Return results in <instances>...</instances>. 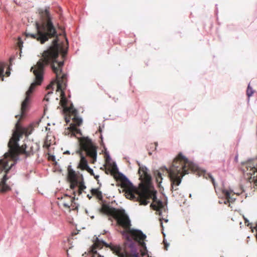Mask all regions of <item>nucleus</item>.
Segmentation results:
<instances>
[{
    "mask_svg": "<svg viewBox=\"0 0 257 257\" xmlns=\"http://www.w3.org/2000/svg\"><path fill=\"white\" fill-rule=\"evenodd\" d=\"M40 13L42 17V22L36 23V34L26 33V37L36 39L41 44H44L50 38L54 39L51 44L44 51L42 58L38 61L36 65L31 67V71H33L34 74L35 81L31 83L26 92L25 96H31L35 87L41 84L44 79L45 67L48 65H50L55 77L47 86V92L45 96L52 94L55 88L56 93H58L57 95H59V96H67L65 91L67 87V74L62 71L64 62L57 60L62 49L58 41V33L52 22L49 10L46 9ZM67 96H71L70 94H68Z\"/></svg>",
    "mask_w": 257,
    "mask_h": 257,
    "instance_id": "obj_1",
    "label": "nucleus"
},
{
    "mask_svg": "<svg viewBox=\"0 0 257 257\" xmlns=\"http://www.w3.org/2000/svg\"><path fill=\"white\" fill-rule=\"evenodd\" d=\"M110 171L111 174H115V178L120 182L121 187L123 189L127 198L136 200L140 202V205H147L149 203V200L152 199L154 203L151 204V207L157 211L163 207L162 202L160 200L157 201L156 191L148 189L139 191L124 175L118 173L115 164L111 167Z\"/></svg>",
    "mask_w": 257,
    "mask_h": 257,
    "instance_id": "obj_2",
    "label": "nucleus"
},
{
    "mask_svg": "<svg viewBox=\"0 0 257 257\" xmlns=\"http://www.w3.org/2000/svg\"><path fill=\"white\" fill-rule=\"evenodd\" d=\"M100 211L109 216L112 217L116 221L117 225L123 228L122 234L125 235L127 241H131L132 238L138 241L142 246H145L144 240L146 235L140 230L131 228V222L128 216L122 209H117L110 206L108 204H103L100 209Z\"/></svg>",
    "mask_w": 257,
    "mask_h": 257,
    "instance_id": "obj_3",
    "label": "nucleus"
},
{
    "mask_svg": "<svg viewBox=\"0 0 257 257\" xmlns=\"http://www.w3.org/2000/svg\"><path fill=\"white\" fill-rule=\"evenodd\" d=\"M197 166L189 161L182 153H179L174 159L170 168H165L171 182L172 190H177V187L181 182L182 178L185 174L197 170Z\"/></svg>",
    "mask_w": 257,
    "mask_h": 257,
    "instance_id": "obj_4",
    "label": "nucleus"
},
{
    "mask_svg": "<svg viewBox=\"0 0 257 257\" xmlns=\"http://www.w3.org/2000/svg\"><path fill=\"white\" fill-rule=\"evenodd\" d=\"M78 141L79 149L76 151V153L79 156L80 159L77 168L81 170H86L90 175H94L93 171L89 167L83 152H85L86 156L92 159L91 163H94L97 158V147L88 137H81L78 139Z\"/></svg>",
    "mask_w": 257,
    "mask_h": 257,
    "instance_id": "obj_5",
    "label": "nucleus"
},
{
    "mask_svg": "<svg viewBox=\"0 0 257 257\" xmlns=\"http://www.w3.org/2000/svg\"><path fill=\"white\" fill-rule=\"evenodd\" d=\"M59 104L63 108V112L65 116V120L67 123L70 122L72 119L73 123H71L68 129L73 134L82 123V119L78 116V111L72 103L68 99V97H60Z\"/></svg>",
    "mask_w": 257,
    "mask_h": 257,
    "instance_id": "obj_6",
    "label": "nucleus"
},
{
    "mask_svg": "<svg viewBox=\"0 0 257 257\" xmlns=\"http://www.w3.org/2000/svg\"><path fill=\"white\" fill-rule=\"evenodd\" d=\"M33 143L31 142H27L22 146H19L18 142H15L8 145L9 148V155L13 159H17L20 154H23L26 157H30L34 154Z\"/></svg>",
    "mask_w": 257,
    "mask_h": 257,
    "instance_id": "obj_7",
    "label": "nucleus"
},
{
    "mask_svg": "<svg viewBox=\"0 0 257 257\" xmlns=\"http://www.w3.org/2000/svg\"><path fill=\"white\" fill-rule=\"evenodd\" d=\"M9 154V152L6 153L5 158L0 160V169L5 172V175H6L11 168L15 164L16 161L17 160L13 159Z\"/></svg>",
    "mask_w": 257,
    "mask_h": 257,
    "instance_id": "obj_8",
    "label": "nucleus"
},
{
    "mask_svg": "<svg viewBox=\"0 0 257 257\" xmlns=\"http://www.w3.org/2000/svg\"><path fill=\"white\" fill-rule=\"evenodd\" d=\"M74 200V197H72L71 196L67 195H65L61 198L63 207L65 208L68 209L69 212H70L71 210H75L78 209V206L73 202Z\"/></svg>",
    "mask_w": 257,
    "mask_h": 257,
    "instance_id": "obj_9",
    "label": "nucleus"
},
{
    "mask_svg": "<svg viewBox=\"0 0 257 257\" xmlns=\"http://www.w3.org/2000/svg\"><path fill=\"white\" fill-rule=\"evenodd\" d=\"M109 248L118 257H139L138 253H134L130 254L127 253L119 245L111 244Z\"/></svg>",
    "mask_w": 257,
    "mask_h": 257,
    "instance_id": "obj_10",
    "label": "nucleus"
},
{
    "mask_svg": "<svg viewBox=\"0 0 257 257\" xmlns=\"http://www.w3.org/2000/svg\"><path fill=\"white\" fill-rule=\"evenodd\" d=\"M20 119L16 124V130L13 133L12 138L10 139L8 145H11L14 142H19L20 138L24 135V127H23L20 124Z\"/></svg>",
    "mask_w": 257,
    "mask_h": 257,
    "instance_id": "obj_11",
    "label": "nucleus"
},
{
    "mask_svg": "<svg viewBox=\"0 0 257 257\" xmlns=\"http://www.w3.org/2000/svg\"><path fill=\"white\" fill-rule=\"evenodd\" d=\"M138 173L140 179L143 182L148 183L151 180V177L146 171V168L140 167Z\"/></svg>",
    "mask_w": 257,
    "mask_h": 257,
    "instance_id": "obj_12",
    "label": "nucleus"
},
{
    "mask_svg": "<svg viewBox=\"0 0 257 257\" xmlns=\"http://www.w3.org/2000/svg\"><path fill=\"white\" fill-rule=\"evenodd\" d=\"M68 178L70 182H75V184L78 183L77 174L70 167L68 168Z\"/></svg>",
    "mask_w": 257,
    "mask_h": 257,
    "instance_id": "obj_13",
    "label": "nucleus"
},
{
    "mask_svg": "<svg viewBox=\"0 0 257 257\" xmlns=\"http://www.w3.org/2000/svg\"><path fill=\"white\" fill-rule=\"evenodd\" d=\"M8 179L7 176L5 175L0 182V192L4 193L11 190L10 187L6 184V181Z\"/></svg>",
    "mask_w": 257,
    "mask_h": 257,
    "instance_id": "obj_14",
    "label": "nucleus"
},
{
    "mask_svg": "<svg viewBox=\"0 0 257 257\" xmlns=\"http://www.w3.org/2000/svg\"><path fill=\"white\" fill-rule=\"evenodd\" d=\"M222 193L224 195L227 199V201L224 202L225 204H227L230 202H232L235 200V198L233 197L234 193H233L232 190L223 189Z\"/></svg>",
    "mask_w": 257,
    "mask_h": 257,
    "instance_id": "obj_15",
    "label": "nucleus"
},
{
    "mask_svg": "<svg viewBox=\"0 0 257 257\" xmlns=\"http://www.w3.org/2000/svg\"><path fill=\"white\" fill-rule=\"evenodd\" d=\"M30 102L31 97H25V100L22 102L21 104L22 117L24 115V113L27 111Z\"/></svg>",
    "mask_w": 257,
    "mask_h": 257,
    "instance_id": "obj_16",
    "label": "nucleus"
},
{
    "mask_svg": "<svg viewBox=\"0 0 257 257\" xmlns=\"http://www.w3.org/2000/svg\"><path fill=\"white\" fill-rule=\"evenodd\" d=\"M103 246L102 242H100L99 240L96 241L91 247V251L92 253H97L96 249H100Z\"/></svg>",
    "mask_w": 257,
    "mask_h": 257,
    "instance_id": "obj_17",
    "label": "nucleus"
},
{
    "mask_svg": "<svg viewBox=\"0 0 257 257\" xmlns=\"http://www.w3.org/2000/svg\"><path fill=\"white\" fill-rule=\"evenodd\" d=\"M92 195L96 196L97 199L102 200L103 196L102 192L99 190L98 189H92L90 190Z\"/></svg>",
    "mask_w": 257,
    "mask_h": 257,
    "instance_id": "obj_18",
    "label": "nucleus"
},
{
    "mask_svg": "<svg viewBox=\"0 0 257 257\" xmlns=\"http://www.w3.org/2000/svg\"><path fill=\"white\" fill-rule=\"evenodd\" d=\"M33 130V127L32 125H29L28 127H24V131H23L24 135H25L26 137H28L32 133Z\"/></svg>",
    "mask_w": 257,
    "mask_h": 257,
    "instance_id": "obj_19",
    "label": "nucleus"
},
{
    "mask_svg": "<svg viewBox=\"0 0 257 257\" xmlns=\"http://www.w3.org/2000/svg\"><path fill=\"white\" fill-rule=\"evenodd\" d=\"M6 66V64L4 63H0V78H1V80H3V76L4 73L5 71V67Z\"/></svg>",
    "mask_w": 257,
    "mask_h": 257,
    "instance_id": "obj_20",
    "label": "nucleus"
},
{
    "mask_svg": "<svg viewBox=\"0 0 257 257\" xmlns=\"http://www.w3.org/2000/svg\"><path fill=\"white\" fill-rule=\"evenodd\" d=\"M81 180H80L79 181H78L77 185H78V188H79V190H84L86 189V187L84 185V182L83 181V178L82 176L81 175Z\"/></svg>",
    "mask_w": 257,
    "mask_h": 257,
    "instance_id": "obj_21",
    "label": "nucleus"
},
{
    "mask_svg": "<svg viewBox=\"0 0 257 257\" xmlns=\"http://www.w3.org/2000/svg\"><path fill=\"white\" fill-rule=\"evenodd\" d=\"M254 90L250 86V84L249 83L247 86V88L246 89V95L247 96H251L253 94Z\"/></svg>",
    "mask_w": 257,
    "mask_h": 257,
    "instance_id": "obj_22",
    "label": "nucleus"
},
{
    "mask_svg": "<svg viewBox=\"0 0 257 257\" xmlns=\"http://www.w3.org/2000/svg\"><path fill=\"white\" fill-rule=\"evenodd\" d=\"M156 179L157 182L159 184H160L162 183L163 178H162V174L161 172H157V173L156 175Z\"/></svg>",
    "mask_w": 257,
    "mask_h": 257,
    "instance_id": "obj_23",
    "label": "nucleus"
},
{
    "mask_svg": "<svg viewBox=\"0 0 257 257\" xmlns=\"http://www.w3.org/2000/svg\"><path fill=\"white\" fill-rule=\"evenodd\" d=\"M157 143H155L154 144L152 143V144H150L148 146V149H150L151 150H156V148H157Z\"/></svg>",
    "mask_w": 257,
    "mask_h": 257,
    "instance_id": "obj_24",
    "label": "nucleus"
},
{
    "mask_svg": "<svg viewBox=\"0 0 257 257\" xmlns=\"http://www.w3.org/2000/svg\"><path fill=\"white\" fill-rule=\"evenodd\" d=\"M207 175L208 176V178L209 179H210L212 184H213L214 186L215 187V181H214V179L213 178V177L210 174H207Z\"/></svg>",
    "mask_w": 257,
    "mask_h": 257,
    "instance_id": "obj_25",
    "label": "nucleus"
},
{
    "mask_svg": "<svg viewBox=\"0 0 257 257\" xmlns=\"http://www.w3.org/2000/svg\"><path fill=\"white\" fill-rule=\"evenodd\" d=\"M80 134V135H82V134H81V131L79 128H77L76 130L73 133V134L74 135H75V134Z\"/></svg>",
    "mask_w": 257,
    "mask_h": 257,
    "instance_id": "obj_26",
    "label": "nucleus"
},
{
    "mask_svg": "<svg viewBox=\"0 0 257 257\" xmlns=\"http://www.w3.org/2000/svg\"><path fill=\"white\" fill-rule=\"evenodd\" d=\"M10 74H11V72H10V70H7L6 71V72H5H5L4 73V76L6 75L7 76H9L10 75ZM3 77H4V76H3ZM3 78H4V77H3ZM3 79H4V78H3ZM4 80V79H3V80Z\"/></svg>",
    "mask_w": 257,
    "mask_h": 257,
    "instance_id": "obj_27",
    "label": "nucleus"
},
{
    "mask_svg": "<svg viewBox=\"0 0 257 257\" xmlns=\"http://www.w3.org/2000/svg\"><path fill=\"white\" fill-rule=\"evenodd\" d=\"M70 183H71L70 187L72 189H73L77 185V184H75V182H70Z\"/></svg>",
    "mask_w": 257,
    "mask_h": 257,
    "instance_id": "obj_28",
    "label": "nucleus"
},
{
    "mask_svg": "<svg viewBox=\"0 0 257 257\" xmlns=\"http://www.w3.org/2000/svg\"><path fill=\"white\" fill-rule=\"evenodd\" d=\"M93 255L92 257H103L98 253H92Z\"/></svg>",
    "mask_w": 257,
    "mask_h": 257,
    "instance_id": "obj_29",
    "label": "nucleus"
},
{
    "mask_svg": "<svg viewBox=\"0 0 257 257\" xmlns=\"http://www.w3.org/2000/svg\"><path fill=\"white\" fill-rule=\"evenodd\" d=\"M84 190H79V188H78V191H77V194L78 195H81L83 191Z\"/></svg>",
    "mask_w": 257,
    "mask_h": 257,
    "instance_id": "obj_30",
    "label": "nucleus"
},
{
    "mask_svg": "<svg viewBox=\"0 0 257 257\" xmlns=\"http://www.w3.org/2000/svg\"><path fill=\"white\" fill-rule=\"evenodd\" d=\"M92 195H90L89 194H88V195H87V197L88 198V199H91V198H92Z\"/></svg>",
    "mask_w": 257,
    "mask_h": 257,
    "instance_id": "obj_31",
    "label": "nucleus"
},
{
    "mask_svg": "<svg viewBox=\"0 0 257 257\" xmlns=\"http://www.w3.org/2000/svg\"><path fill=\"white\" fill-rule=\"evenodd\" d=\"M19 43L20 44H23V42L22 41V40L20 38V40L19 41Z\"/></svg>",
    "mask_w": 257,
    "mask_h": 257,
    "instance_id": "obj_32",
    "label": "nucleus"
},
{
    "mask_svg": "<svg viewBox=\"0 0 257 257\" xmlns=\"http://www.w3.org/2000/svg\"><path fill=\"white\" fill-rule=\"evenodd\" d=\"M64 154H70V153L68 151H67L66 152H64Z\"/></svg>",
    "mask_w": 257,
    "mask_h": 257,
    "instance_id": "obj_33",
    "label": "nucleus"
},
{
    "mask_svg": "<svg viewBox=\"0 0 257 257\" xmlns=\"http://www.w3.org/2000/svg\"><path fill=\"white\" fill-rule=\"evenodd\" d=\"M167 247H168V245H166L165 243V249H167Z\"/></svg>",
    "mask_w": 257,
    "mask_h": 257,
    "instance_id": "obj_34",
    "label": "nucleus"
},
{
    "mask_svg": "<svg viewBox=\"0 0 257 257\" xmlns=\"http://www.w3.org/2000/svg\"><path fill=\"white\" fill-rule=\"evenodd\" d=\"M99 178V176H96L95 177V178L97 180H98V178Z\"/></svg>",
    "mask_w": 257,
    "mask_h": 257,
    "instance_id": "obj_35",
    "label": "nucleus"
},
{
    "mask_svg": "<svg viewBox=\"0 0 257 257\" xmlns=\"http://www.w3.org/2000/svg\"><path fill=\"white\" fill-rule=\"evenodd\" d=\"M160 221H161V225L162 227H163V223H162L161 219H160Z\"/></svg>",
    "mask_w": 257,
    "mask_h": 257,
    "instance_id": "obj_36",
    "label": "nucleus"
},
{
    "mask_svg": "<svg viewBox=\"0 0 257 257\" xmlns=\"http://www.w3.org/2000/svg\"><path fill=\"white\" fill-rule=\"evenodd\" d=\"M149 154L150 155H151V154H152V153L151 152H149Z\"/></svg>",
    "mask_w": 257,
    "mask_h": 257,
    "instance_id": "obj_37",
    "label": "nucleus"
},
{
    "mask_svg": "<svg viewBox=\"0 0 257 257\" xmlns=\"http://www.w3.org/2000/svg\"><path fill=\"white\" fill-rule=\"evenodd\" d=\"M109 220H110L112 221V219H111V218H109Z\"/></svg>",
    "mask_w": 257,
    "mask_h": 257,
    "instance_id": "obj_38",
    "label": "nucleus"
},
{
    "mask_svg": "<svg viewBox=\"0 0 257 257\" xmlns=\"http://www.w3.org/2000/svg\"><path fill=\"white\" fill-rule=\"evenodd\" d=\"M18 116H19L18 115H16V117H17H17H18Z\"/></svg>",
    "mask_w": 257,
    "mask_h": 257,
    "instance_id": "obj_39",
    "label": "nucleus"
}]
</instances>
